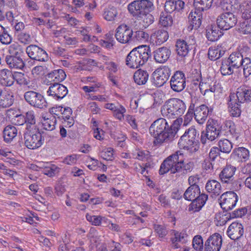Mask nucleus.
Listing matches in <instances>:
<instances>
[{"label": "nucleus", "instance_id": "1", "mask_svg": "<svg viewBox=\"0 0 251 251\" xmlns=\"http://www.w3.org/2000/svg\"><path fill=\"white\" fill-rule=\"evenodd\" d=\"M194 163L191 161H184L183 153L178 151L168 156L161 164L159 174L163 175L169 171L176 174V177H182L194 169Z\"/></svg>", "mask_w": 251, "mask_h": 251}, {"label": "nucleus", "instance_id": "2", "mask_svg": "<svg viewBox=\"0 0 251 251\" xmlns=\"http://www.w3.org/2000/svg\"><path fill=\"white\" fill-rule=\"evenodd\" d=\"M179 126L176 120L173 124L169 125L165 119L159 118L151 125L149 132L155 139L154 144L156 146L160 145L172 141L178 130Z\"/></svg>", "mask_w": 251, "mask_h": 251}, {"label": "nucleus", "instance_id": "3", "mask_svg": "<svg viewBox=\"0 0 251 251\" xmlns=\"http://www.w3.org/2000/svg\"><path fill=\"white\" fill-rule=\"evenodd\" d=\"M151 55L149 46H139L133 49L127 55L126 64L130 68L137 69L147 62Z\"/></svg>", "mask_w": 251, "mask_h": 251}, {"label": "nucleus", "instance_id": "4", "mask_svg": "<svg viewBox=\"0 0 251 251\" xmlns=\"http://www.w3.org/2000/svg\"><path fill=\"white\" fill-rule=\"evenodd\" d=\"M186 108V105L183 100L177 98H172L165 102L161 112L164 117L175 119L182 115Z\"/></svg>", "mask_w": 251, "mask_h": 251}, {"label": "nucleus", "instance_id": "5", "mask_svg": "<svg viewBox=\"0 0 251 251\" xmlns=\"http://www.w3.org/2000/svg\"><path fill=\"white\" fill-rule=\"evenodd\" d=\"M199 133L194 126L189 128L180 138L178 146L180 149L196 152L198 150L197 146Z\"/></svg>", "mask_w": 251, "mask_h": 251}, {"label": "nucleus", "instance_id": "6", "mask_svg": "<svg viewBox=\"0 0 251 251\" xmlns=\"http://www.w3.org/2000/svg\"><path fill=\"white\" fill-rule=\"evenodd\" d=\"M129 13L133 17L138 18L143 17L145 13L153 9V5L149 0H137L130 2L127 6Z\"/></svg>", "mask_w": 251, "mask_h": 251}, {"label": "nucleus", "instance_id": "7", "mask_svg": "<svg viewBox=\"0 0 251 251\" xmlns=\"http://www.w3.org/2000/svg\"><path fill=\"white\" fill-rule=\"evenodd\" d=\"M25 146L29 149L34 150L40 147L44 143V139L38 128L28 129L24 133Z\"/></svg>", "mask_w": 251, "mask_h": 251}, {"label": "nucleus", "instance_id": "8", "mask_svg": "<svg viewBox=\"0 0 251 251\" xmlns=\"http://www.w3.org/2000/svg\"><path fill=\"white\" fill-rule=\"evenodd\" d=\"M217 121L213 119H209L207 123L205 131H202L201 134V142L202 144L207 143V141H212L216 139L221 134Z\"/></svg>", "mask_w": 251, "mask_h": 251}, {"label": "nucleus", "instance_id": "9", "mask_svg": "<svg viewBox=\"0 0 251 251\" xmlns=\"http://www.w3.org/2000/svg\"><path fill=\"white\" fill-rule=\"evenodd\" d=\"M236 168L231 165H226L219 174V178L223 183L230 185V189L233 190H238L240 184H238L237 181L234 179V175Z\"/></svg>", "mask_w": 251, "mask_h": 251}, {"label": "nucleus", "instance_id": "10", "mask_svg": "<svg viewBox=\"0 0 251 251\" xmlns=\"http://www.w3.org/2000/svg\"><path fill=\"white\" fill-rule=\"evenodd\" d=\"M237 23V19L233 12H225L219 15L217 19L218 27L222 30H228L234 26Z\"/></svg>", "mask_w": 251, "mask_h": 251}, {"label": "nucleus", "instance_id": "11", "mask_svg": "<svg viewBox=\"0 0 251 251\" xmlns=\"http://www.w3.org/2000/svg\"><path fill=\"white\" fill-rule=\"evenodd\" d=\"M193 111L195 119L199 124H203L207 116L212 112L213 109L208 108L205 104H201L195 107V104L191 103L189 107V111Z\"/></svg>", "mask_w": 251, "mask_h": 251}, {"label": "nucleus", "instance_id": "12", "mask_svg": "<svg viewBox=\"0 0 251 251\" xmlns=\"http://www.w3.org/2000/svg\"><path fill=\"white\" fill-rule=\"evenodd\" d=\"M133 31L131 27L126 24H122L116 29L115 36L121 43L126 44L132 41Z\"/></svg>", "mask_w": 251, "mask_h": 251}, {"label": "nucleus", "instance_id": "13", "mask_svg": "<svg viewBox=\"0 0 251 251\" xmlns=\"http://www.w3.org/2000/svg\"><path fill=\"white\" fill-rule=\"evenodd\" d=\"M25 100L31 106L42 109L47 106V102L44 97L40 93L30 91L24 94Z\"/></svg>", "mask_w": 251, "mask_h": 251}, {"label": "nucleus", "instance_id": "14", "mask_svg": "<svg viewBox=\"0 0 251 251\" xmlns=\"http://www.w3.org/2000/svg\"><path fill=\"white\" fill-rule=\"evenodd\" d=\"M219 201L221 207L227 211L235 206L238 201V196L233 191H227L221 196Z\"/></svg>", "mask_w": 251, "mask_h": 251}, {"label": "nucleus", "instance_id": "15", "mask_svg": "<svg viewBox=\"0 0 251 251\" xmlns=\"http://www.w3.org/2000/svg\"><path fill=\"white\" fill-rule=\"evenodd\" d=\"M171 69L164 66L156 69L153 73V83L157 87L163 86L171 75Z\"/></svg>", "mask_w": 251, "mask_h": 251}, {"label": "nucleus", "instance_id": "16", "mask_svg": "<svg viewBox=\"0 0 251 251\" xmlns=\"http://www.w3.org/2000/svg\"><path fill=\"white\" fill-rule=\"evenodd\" d=\"M26 52L32 60L45 62L49 59V56L46 51L36 45L28 46L26 49Z\"/></svg>", "mask_w": 251, "mask_h": 251}, {"label": "nucleus", "instance_id": "17", "mask_svg": "<svg viewBox=\"0 0 251 251\" xmlns=\"http://www.w3.org/2000/svg\"><path fill=\"white\" fill-rule=\"evenodd\" d=\"M47 93L56 100H62L68 93L67 88L59 83L55 82L50 85Z\"/></svg>", "mask_w": 251, "mask_h": 251}, {"label": "nucleus", "instance_id": "18", "mask_svg": "<svg viewBox=\"0 0 251 251\" xmlns=\"http://www.w3.org/2000/svg\"><path fill=\"white\" fill-rule=\"evenodd\" d=\"M185 75L181 72L176 71L172 76L170 83L171 89L176 92H181L185 87Z\"/></svg>", "mask_w": 251, "mask_h": 251}, {"label": "nucleus", "instance_id": "19", "mask_svg": "<svg viewBox=\"0 0 251 251\" xmlns=\"http://www.w3.org/2000/svg\"><path fill=\"white\" fill-rule=\"evenodd\" d=\"M249 79H246L244 84L237 89L236 95L237 101L240 103L251 101V86Z\"/></svg>", "mask_w": 251, "mask_h": 251}, {"label": "nucleus", "instance_id": "20", "mask_svg": "<svg viewBox=\"0 0 251 251\" xmlns=\"http://www.w3.org/2000/svg\"><path fill=\"white\" fill-rule=\"evenodd\" d=\"M222 239L220 234L216 233L211 235L205 243V251H220Z\"/></svg>", "mask_w": 251, "mask_h": 251}, {"label": "nucleus", "instance_id": "21", "mask_svg": "<svg viewBox=\"0 0 251 251\" xmlns=\"http://www.w3.org/2000/svg\"><path fill=\"white\" fill-rule=\"evenodd\" d=\"M226 232L231 239L238 240L243 235L244 232L243 226L240 223L233 222L228 226Z\"/></svg>", "mask_w": 251, "mask_h": 251}, {"label": "nucleus", "instance_id": "22", "mask_svg": "<svg viewBox=\"0 0 251 251\" xmlns=\"http://www.w3.org/2000/svg\"><path fill=\"white\" fill-rule=\"evenodd\" d=\"M66 76V74L62 69L55 70L47 75L46 81L47 84L51 85L53 83H59L65 79Z\"/></svg>", "mask_w": 251, "mask_h": 251}, {"label": "nucleus", "instance_id": "23", "mask_svg": "<svg viewBox=\"0 0 251 251\" xmlns=\"http://www.w3.org/2000/svg\"><path fill=\"white\" fill-rule=\"evenodd\" d=\"M153 53L154 59L156 62L164 63L169 58L171 51L168 48L163 47L156 49Z\"/></svg>", "mask_w": 251, "mask_h": 251}, {"label": "nucleus", "instance_id": "24", "mask_svg": "<svg viewBox=\"0 0 251 251\" xmlns=\"http://www.w3.org/2000/svg\"><path fill=\"white\" fill-rule=\"evenodd\" d=\"M201 18L202 13L201 12L196 9L194 11H192L188 16L189 22L188 28L191 30L198 29L201 25Z\"/></svg>", "mask_w": 251, "mask_h": 251}, {"label": "nucleus", "instance_id": "25", "mask_svg": "<svg viewBox=\"0 0 251 251\" xmlns=\"http://www.w3.org/2000/svg\"><path fill=\"white\" fill-rule=\"evenodd\" d=\"M234 94L230 95L228 100V111L233 117H238L241 113L240 109V102H237V100L235 99Z\"/></svg>", "mask_w": 251, "mask_h": 251}, {"label": "nucleus", "instance_id": "26", "mask_svg": "<svg viewBox=\"0 0 251 251\" xmlns=\"http://www.w3.org/2000/svg\"><path fill=\"white\" fill-rule=\"evenodd\" d=\"M208 199V196L204 193L200 194L192 201L189 207V211L198 212L203 206Z\"/></svg>", "mask_w": 251, "mask_h": 251}, {"label": "nucleus", "instance_id": "27", "mask_svg": "<svg viewBox=\"0 0 251 251\" xmlns=\"http://www.w3.org/2000/svg\"><path fill=\"white\" fill-rule=\"evenodd\" d=\"M238 0H221L220 7L226 12H234L240 8Z\"/></svg>", "mask_w": 251, "mask_h": 251}, {"label": "nucleus", "instance_id": "28", "mask_svg": "<svg viewBox=\"0 0 251 251\" xmlns=\"http://www.w3.org/2000/svg\"><path fill=\"white\" fill-rule=\"evenodd\" d=\"M195 86H198L201 93L204 95L213 96L216 91V87L215 84H212L209 82H201L199 85L194 83Z\"/></svg>", "mask_w": 251, "mask_h": 251}, {"label": "nucleus", "instance_id": "29", "mask_svg": "<svg viewBox=\"0 0 251 251\" xmlns=\"http://www.w3.org/2000/svg\"><path fill=\"white\" fill-rule=\"evenodd\" d=\"M184 6V2L180 0H167L165 4V12L169 14L176 10L179 11L183 8Z\"/></svg>", "mask_w": 251, "mask_h": 251}, {"label": "nucleus", "instance_id": "30", "mask_svg": "<svg viewBox=\"0 0 251 251\" xmlns=\"http://www.w3.org/2000/svg\"><path fill=\"white\" fill-rule=\"evenodd\" d=\"M0 83L4 86L10 87L13 84V74L8 69L0 70Z\"/></svg>", "mask_w": 251, "mask_h": 251}, {"label": "nucleus", "instance_id": "31", "mask_svg": "<svg viewBox=\"0 0 251 251\" xmlns=\"http://www.w3.org/2000/svg\"><path fill=\"white\" fill-rule=\"evenodd\" d=\"M14 96L11 93L2 90L0 93V107L6 108L12 105Z\"/></svg>", "mask_w": 251, "mask_h": 251}, {"label": "nucleus", "instance_id": "32", "mask_svg": "<svg viewBox=\"0 0 251 251\" xmlns=\"http://www.w3.org/2000/svg\"><path fill=\"white\" fill-rule=\"evenodd\" d=\"M225 53V49L222 45L211 47L208 52V56L211 60L215 61L222 57Z\"/></svg>", "mask_w": 251, "mask_h": 251}, {"label": "nucleus", "instance_id": "33", "mask_svg": "<svg viewBox=\"0 0 251 251\" xmlns=\"http://www.w3.org/2000/svg\"><path fill=\"white\" fill-rule=\"evenodd\" d=\"M151 37L156 44L160 45L168 40L169 34L167 30L159 29L155 30L152 33Z\"/></svg>", "mask_w": 251, "mask_h": 251}, {"label": "nucleus", "instance_id": "34", "mask_svg": "<svg viewBox=\"0 0 251 251\" xmlns=\"http://www.w3.org/2000/svg\"><path fill=\"white\" fill-rule=\"evenodd\" d=\"M233 68L238 69L243 64L245 58H243L242 54L239 52L232 53L227 58Z\"/></svg>", "mask_w": 251, "mask_h": 251}, {"label": "nucleus", "instance_id": "35", "mask_svg": "<svg viewBox=\"0 0 251 251\" xmlns=\"http://www.w3.org/2000/svg\"><path fill=\"white\" fill-rule=\"evenodd\" d=\"M5 60L8 66L12 69H22L25 67V63L22 57L6 56Z\"/></svg>", "mask_w": 251, "mask_h": 251}, {"label": "nucleus", "instance_id": "36", "mask_svg": "<svg viewBox=\"0 0 251 251\" xmlns=\"http://www.w3.org/2000/svg\"><path fill=\"white\" fill-rule=\"evenodd\" d=\"M176 47L177 54L181 56H186L191 50L190 45H188L185 40L181 39L177 40Z\"/></svg>", "mask_w": 251, "mask_h": 251}, {"label": "nucleus", "instance_id": "37", "mask_svg": "<svg viewBox=\"0 0 251 251\" xmlns=\"http://www.w3.org/2000/svg\"><path fill=\"white\" fill-rule=\"evenodd\" d=\"M43 127L44 129L49 131H52L55 128L56 120L55 117L53 115H49V116H42V120H41Z\"/></svg>", "mask_w": 251, "mask_h": 251}, {"label": "nucleus", "instance_id": "38", "mask_svg": "<svg viewBox=\"0 0 251 251\" xmlns=\"http://www.w3.org/2000/svg\"><path fill=\"white\" fill-rule=\"evenodd\" d=\"M200 194V189L198 185L190 186L184 193L183 197L187 201H193Z\"/></svg>", "mask_w": 251, "mask_h": 251}, {"label": "nucleus", "instance_id": "39", "mask_svg": "<svg viewBox=\"0 0 251 251\" xmlns=\"http://www.w3.org/2000/svg\"><path fill=\"white\" fill-rule=\"evenodd\" d=\"M135 82L141 85L146 83L149 78V74L145 70L139 69L137 70L133 75Z\"/></svg>", "mask_w": 251, "mask_h": 251}, {"label": "nucleus", "instance_id": "40", "mask_svg": "<svg viewBox=\"0 0 251 251\" xmlns=\"http://www.w3.org/2000/svg\"><path fill=\"white\" fill-rule=\"evenodd\" d=\"M207 191L215 196H218L221 193V184L216 180H208L205 186Z\"/></svg>", "mask_w": 251, "mask_h": 251}, {"label": "nucleus", "instance_id": "41", "mask_svg": "<svg viewBox=\"0 0 251 251\" xmlns=\"http://www.w3.org/2000/svg\"><path fill=\"white\" fill-rule=\"evenodd\" d=\"M218 26L211 25L210 27L206 30V37L209 41L214 42L218 40L220 36L223 35Z\"/></svg>", "mask_w": 251, "mask_h": 251}, {"label": "nucleus", "instance_id": "42", "mask_svg": "<svg viewBox=\"0 0 251 251\" xmlns=\"http://www.w3.org/2000/svg\"><path fill=\"white\" fill-rule=\"evenodd\" d=\"M17 130L14 126H8L3 131L4 140L7 143L10 142L17 135Z\"/></svg>", "mask_w": 251, "mask_h": 251}, {"label": "nucleus", "instance_id": "43", "mask_svg": "<svg viewBox=\"0 0 251 251\" xmlns=\"http://www.w3.org/2000/svg\"><path fill=\"white\" fill-rule=\"evenodd\" d=\"M213 0H194L195 9L202 12L209 9L212 6Z\"/></svg>", "mask_w": 251, "mask_h": 251}, {"label": "nucleus", "instance_id": "44", "mask_svg": "<svg viewBox=\"0 0 251 251\" xmlns=\"http://www.w3.org/2000/svg\"><path fill=\"white\" fill-rule=\"evenodd\" d=\"M118 13V11L116 7L110 6L104 9L102 16L105 20L112 22L115 20Z\"/></svg>", "mask_w": 251, "mask_h": 251}, {"label": "nucleus", "instance_id": "45", "mask_svg": "<svg viewBox=\"0 0 251 251\" xmlns=\"http://www.w3.org/2000/svg\"><path fill=\"white\" fill-rule=\"evenodd\" d=\"M15 80L21 86H26L30 82L28 76L21 72H16L13 73V83Z\"/></svg>", "mask_w": 251, "mask_h": 251}, {"label": "nucleus", "instance_id": "46", "mask_svg": "<svg viewBox=\"0 0 251 251\" xmlns=\"http://www.w3.org/2000/svg\"><path fill=\"white\" fill-rule=\"evenodd\" d=\"M239 161H246L249 158V151L245 148H239L235 149L233 152Z\"/></svg>", "mask_w": 251, "mask_h": 251}, {"label": "nucleus", "instance_id": "47", "mask_svg": "<svg viewBox=\"0 0 251 251\" xmlns=\"http://www.w3.org/2000/svg\"><path fill=\"white\" fill-rule=\"evenodd\" d=\"M25 118L26 125V130L33 129L36 128L35 126L36 120L33 111H28L25 115Z\"/></svg>", "mask_w": 251, "mask_h": 251}, {"label": "nucleus", "instance_id": "48", "mask_svg": "<svg viewBox=\"0 0 251 251\" xmlns=\"http://www.w3.org/2000/svg\"><path fill=\"white\" fill-rule=\"evenodd\" d=\"M149 35L143 30H138L134 32L132 36V41L139 43H145L148 42Z\"/></svg>", "mask_w": 251, "mask_h": 251}, {"label": "nucleus", "instance_id": "49", "mask_svg": "<svg viewBox=\"0 0 251 251\" xmlns=\"http://www.w3.org/2000/svg\"><path fill=\"white\" fill-rule=\"evenodd\" d=\"M235 68H233L232 65L227 60V59H225L223 60L220 68V71L221 74L223 75H230L234 72V69Z\"/></svg>", "mask_w": 251, "mask_h": 251}, {"label": "nucleus", "instance_id": "50", "mask_svg": "<svg viewBox=\"0 0 251 251\" xmlns=\"http://www.w3.org/2000/svg\"><path fill=\"white\" fill-rule=\"evenodd\" d=\"M218 147L220 151L229 153L232 149V144L228 140L225 139L220 140L218 142Z\"/></svg>", "mask_w": 251, "mask_h": 251}, {"label": "nucleus", "instance_id": "51", "mask_svg": "<svg viewBox=\"0 0 251 251\" xmlns=\"http://www.w3.org/2000/svg\"><path fill=\"white\" fill-rule=\"evenodd\" d=\"M239 33L243 34L251 33V19L245 20L239 23L238 29Z\"/></svg>", "mask_w": 251, "mask_h": 251}, {"label": "nucleus", "instance_id": "52", "mask_svg": "<svg viewBox=\"0 0 251 251\" xmlns=\"http://www.w3.org/2000/svg\"><path fill=\"white\" fill-rule=\"evenodd\" d=\"M159 23L164 27L171 26L173 24L172 17L166 12H162L160 15Z\"/></svg>", "mask_w": 251, "mask_h": 251}, {"label": "nucleus", "instance_id": "53", "mask_svg": "<svg viewBox=\"0 0 251 251\" xmlns=\"http://www.w3.org/2000/svg\"><path fill=\"white\" fill-rule=\"evenodd\" d=\"M174 238H171L172 243V247L174 249H177L179 248L178 246L177 242H184V234L178 232L174 231Z\"/></svg>", "mask_w": 251, "mask_h": 251}, {"label": "nucleus", "instance_id": "54", "mask_svg": "<svg viewBox=\"0 0 251 251\" xmlns=\"http://www.w3.org/2000/svg\"><path fill=\"white\" fill-rule=\"evenodd\" d=\"M18 40L25 45L30 43L31 38L29 34L25 32H21L16 34Z\"/></svg>", "mask_w": 251, "mask_h": 251}, {"label": "nucleus", "instance_id": "55", "mask_svg": "<svg viewBox=\"0 0 251 251\" xmlns=\"http://www.w3.org/2000/svg\"><path fill=\"white\" fill-rule=\"evenodd\" d=\"M243 74L246 78L251 74V60L249 57H245L243 64Z\"/></svg>", "mask_w": 251, "mask_h": 251}, {"label": "nucleus", "instance_id": "56", "mask_svg": "<svg viewBox=\"0 0 251 251\" xmlns=\"http://www.w3.org/2000/svg\"><path fill=\"white\" fill-rule=\"evenodd\" d=\"M193 246L195 250L198 251H202L203 245V240L201 236H195L193 240Z\"/></svg>", "mask_w": 251, "mask_h": 251}, {"label": "nucleus", "instance_id": "57", "mask_svg": "<svg viewBox=\"0 0 251 251\" xmlns=\"http://www.w3.org/2000/svg\"><path fill=\"white\" fill-rule=\"evenodd\" d=\"M126 112V108L121 105H117V107L113 112L114 116L119 120L122 121L124 118V114Z\"/></svg>", "mask_w": 251, "mask_h": 251}, {"label": "nucleus", "instance_id": "58", "mask_svg": "<svg viewBox=\"0 0 251 251\" xmlns=\"http://www.w3.org/2000/svg\"><path fill=\"white\" fill-rule=\"evenodd\" d=\"M153 228L159 237L163 238L168 233L166 227L163 225L155 224L154 225Z\"/></svg>", "mask_w": 251, "mask_h": 251}, {"label": "nucleus", "instance_id": "59", "mask_svg": "<svg viewBox=\"0 0 251 251\" xmlns=\"http://www.w3.org/2000/svg\"><path fill=\"white\" fill-rule=\"evenodd\" d=\"M86 218L93 225L98 226L101 224L102 218L100 216H92L87 214L86 215Z\"/></svg>", "mask_w": 251, "mask_h": 251}, {"label": "nucleus", "instance_id": "60", "mask_svg": "<svg viewBox=\"0 0 251 251\" xmlns=\"http://www.w3.org/2000/svg\"><path fill=\"white\" fill-rule=\"evenodd\" d=\"M138 18L142 19L143 26L145 27H148L153 22V17L149 13H145L143 17H138Z\"/></svg>", "mask_w": 251, "mask_h": 251}, {"label": "nucleus", "instance_id": "61", "mask_svg": "<svg viewBox=\"0 0 251 251\" xmlns=\"http://www.w3.org/2000/svg\"><path fill=\"white\" fill-rule=\"evenodd\" d=\"M47 67L43 66H37L32 70V75L36 76H42L47 72Z\"/></svg>", "mask_w": 251, "mask_h": 251}, {"label": "nucleus", "instance_id": "62", "mask_svg": "<svg viewBox=\"0 0 251 251\" xmlns=\"http://www.w3.org/2000/svg\"><path fill=\"white\" fill-rule=\"evenodd\" d=\"M25 6L28 11H37L39 9V6L37 4L32 0H24Z\"/></svg>", "mask_w": 251, "mask_h": 251}, {"label": "nucleus", "instance_id": "63", "mask_svg": "<svg viewBox=\"0 0 251 251\" xmlns=\"http://www.w3.org/2000/svg\"><path fill=\"white\" fill-rule=\"evenodd\" d=\"M57 170V168L54 165L46 167L43 172V173L50 176L51 177L55 175Z\"/></svg>", "mask_w": 251, "mask_h": 251}, {"label": "nucleus", "instance_id": "64", "mask_svg": "<svg viewBox=\"0 0 251 251\" xmlns=\"http://www.w3.org/2000/svg\"><path fill=\"white\" fill-rule=\"evenodd\" d=\"M247 212L246 209L244 208H239L234 211L232 213H229L228 215L230 219L242 217Z\"/></svg>", "mask_w": 251, "mask_h": 251}]
</instances>
